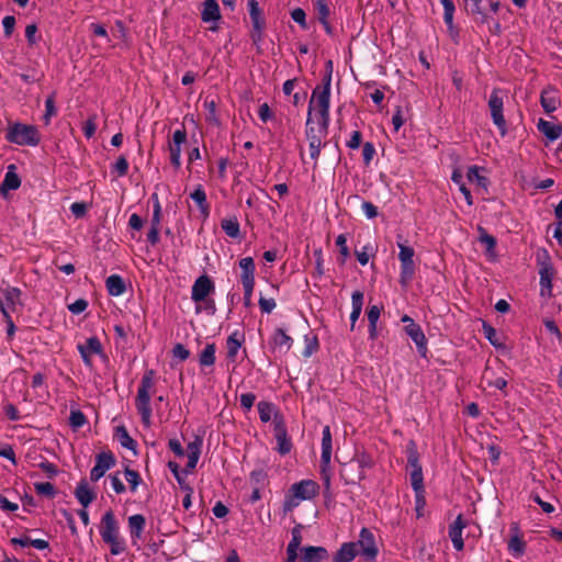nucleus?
<instances>
[{
    "mask_svg": "<svg viewBox=\"0 0 562 562\" xmlns=\"http://www.w3.org/2000/svg\"><path fill=\"white\" fill-rule=\"evenodd\" d=\"M400 248L398 260L401 262L400 283L407 285L415 274L416 266L414 262L415 250L404 243H397Z\"/></svg>",
    "mask_w": 562,
    "mask_h": 562,
    "instance_id": "423d86ee",
    "label": "nucleus"
},
{
    "mask_svg": "<svg viewBox=\"0 0 562 562\" xmlns=\"http://www.w3.org/2000/svg\"><path fill=\"white\" fill-rule=\"evenodd\" d=\"M15 169L16 168L14 165H10L8 167V170L4 175V179L0 184V192L2 194H5L8 191L16 190L20 188L21 179L18 176V173L15 172Z\"/></svg>",
    "mask_w": 562,
    "mask_h": 562,
    "instance_id": "b1692460",
    "label": "nucleus"
},
{
    "mask_svg": "<svg viewBox=\"0 0 562 562\" xmlns=\"http://www.w3.org/2000/svg\"><path fill=\"white\" fill-rule=\"evenodd\" d=\"M244 341V335L240 334L238 330L233 331L227 340H226V348H227V358L231 361H235L236 356L238 353L239 348L241 347V344Z\"/></svg>",
    "mask_w": 562,
    "mask_h": 562,
    "instance_id": "2f4dec72",
    "label": "nucleus"
},
{
    "mask_svg": "<svg viewBox=\"0 0 562 562\" xmlns=\"http://www.w3.org/2000/svg\"><path fill=\"white\" fill-rule=\"evenodd\" d=\"M0 311L3 315V318L5 321V324H7V336H8V339H12L14 337V334H15V325H14V322L12 319V317L10 316V312H8L7 307L4 306V303L2 301H0Z\"/></svg>",
    "mask_w": 562,
    "mask_h": 562,
    "instance_id": "6e6d98bb",
    "label": "nucleus"
},
{
    "mask_svg": "<svg viewBox=\"0 0 562 562\" xmlns=\"http://www.w3.org/2000/svg\"><path fill=\"white\" fill-rule=\"evenodd\" d=\"M239 267L241 269V283H255V262L251 257L240 259Z\"/></svg>",
    "mask_w": 562,
    "mask_h": 562,
    "instance_id": "f704fd0d",
    "label": "nucleus"
},
{
    "mask_svg": "<svg viewBox=\"0 0 562 562\" xmlns=\"http://www.w3.org/2000/svg\"><path fill=\"white\" fill-rule=\"evenodd\" d=\"M86 423H87V417L81 411L76 409V411L70 412L69 424L74 428H81Z\"/></svg>",
    "mask_w": 562,
    "mask_h": 562,
    "instance_id": "0e129e2a",
    "label": "nucleus"
},
{
    "mask_svg": "<svg viewBox=\"0 0 562 562\" xmlns=\"http://www.w3.org/2000/svg\"><path fill=\"white\" fill-rule=\"evenodd\" d=\"M273 431L277 440V450L280 454L285 456L292 450V441L288 436V430L282 416L278 414L273 418Z\"/></svg>",
    "mask_w": 562,
    "mask_h": 562,
    "instance_id": "9b49d317",
    "label": "nucleus"
},
{
    "mask_svg": "<svg viewBox=\"0 0 562 562\" xmlns=\"http://www.w3.org/2000/svg\"><path fill=\"white\" fill-rule=\"evenodd\" d=\"M99 532L102 539L120 533L119 522L111 509L103 514L99 526Z\"/></svg>",
    "mask_w": 562,
    "mask_h": 562,
    "instance_id": "a211bd4d",
    "label": "nucleus"
},
{
    "mask_svg": "<svg viewBox=\"0 0 562 562\" xmlns=\"http://www.w3.org/2000/svg\"><path fill=\"white\" fill-rule=\"evenodd\" d=\"M375 155V147L372 143L367 142L362 147V158L366 166H369Z\"/></svg>",
    "mask_w": 562,
    "mask_h": 562,
    "instance_id": "338daca9",
    "label": "nucleus"
},
{
    "mask_svg": "<svg viewBox=\"0 0 562 562\" xmlns=\"http://www.w3.org/2000/svg\"><path fill=\"white\" fill-rule=\"evenodd\" d=\"M155 371L153 369L145 371L137 389L135 398V407L140 415L144 426L149 427L151 424L153 409L150 406L151 392L154 391Z\"/></svg>",
    "mask_w": 562,
    "mask_h": 562,
    "instance_id": "f257e3e1",
    "label": "nucleus"
},
{
    "mask_svg": "<svg viewBox=\"0 0 562 562\" xmlns=\"http://www.w3.org/2000/svg\"><path fill=\"white\" fill-rule=\"evenodd\" d=\"M146 519L140 514H135L128 517L130 535L133 542L140 539L145 529Z\"/></svg>",
    "mask_w": 562,
    "mask_h": 562,
    "instance_id": "c85d7f7f",
    "label": "nucleus"
},
{
    "mask_svg": "<svg viewBox=\"0 0 562 562\" xmlns=\"http://www.w3.org/2000/svg\"><path fill=\"white\" fill-rule=\"evenodd\" d=\"M302 529H303V526L301 524H297L296 526H294L291 530V540L290 542L288 543V547L286 549H292V550H295V551H301V543L303 541V536H302Z\"/></svg>",
    "mask_w": 562,
    "mask_h": 562,
    "instance_id": "c03bdc74",
    "label": "nucleus"
},
{
    "mask_svg": "<svg viewBox=\"0 0 562 562\" xmlns=\"http://www.w3.org/2000/svg\"><path fill=\"white\" fill-rule=\"evenodd\" d=\"M291 18L296 22L303 30L307 29L306 13L302 8H295L291 11Z\"/></svg>",
    "mask_w": 562,
    "mask_h": 562,
    "instance_id": "69168bd1",
    "label": "nucleus"
},
{
    "mask_svg": "<svg viewBox=\"0 0 562 562\" xmlns=\"http://www.w3.org/2000/svg\"><path fill=\"white\" fill-rule=\"evenodd\" d=\"M78 351L83 350L86 353L100 355L102 352V345L98 337H89L85 344L77 346Z\"/></svg>",
    "mask_w": 562,
    "mask_h": 562,
    "instance_id": "79ce46f5",
    "label": "nucleus"
},
{
    "mask_svg": "<svg viewBox=\"0 0 562 562\" xmlns=\"http://www.w3.org/2000/svg\"><path fill=\"white\" fill-rule=\"evenodd\" d=\"M330 92H331V69L326 71L322 79V85L314 88L308 105L321 108L324 110L330 109Z\"/></svg>",
    "mask_w": 562,
    "mask_h": 562,
    "instance_id": "0eeeda50",
    "label": "nucleus"
},
{
    "mask_svg": "<svg viewBox=\"0 0 562 562\" xmlns=\"http://www.w3.org/2000/svg\"><path fill=\"white\" fill-rule=\"evenodd\" d=\"M355 543H358L359 554H361L366 562L375 561L379 554V549L375 543V537L370 529L363 527L360 530L358 541Z\"/></svg>",
    "mask_w": 562,
    "mask_h": 562,
    "instance_id": "1a4fd4ad",
    "label": "nucleus"
},
{
    "mask_svg": "<svg viewBox=\"0 0 562 562\" xmlns=\"http://www.w3.org/2000/svg\"><path fill=\"white\" fill-rule=\"evenodd\" d=\"M2 411L4 416L11 422H18L22 419V415L19 409L9 401L2 402Z\"/></svg>",
    "mask_w": 562,
    "mask_h": 562,
    "instance_id": "603ef678",
    "label": "nucleus"
},
{
    "mask_svg": "<svg viewBox=\"0 0 562 562\" xmlns=\"http://www.w3.org/2000/svg\"><path fill=\"white\" fill-rule=\"evenodd\" d=\"M247 5L252 25L250 37L254 43H259L266 29V20L257 0H248Z\"/></svg>",
    "mask_w": 562,
    "mask_h": 562,
    "instance_id": "9d476101",
    "label": "nucleus"
},
{
    "mask_svg": "<svg viewBox=\"0 0 562 562\" xmlns=\"http://www.w3.org/2000/svg\"><path fill=\"white\" fill-rule=\"evenodd\" d=\"M512 529L515 530V535H513L510 537V539L508 540V550L509 552L512 553V555L514 558H519L521 557L525 551H526V542L524 541V539L519 536L518 533V527L517 525H513L512 526Z\"/></svg>",
    "mask_w": 562,
    "mask_h": 562,
    "instance_id": "bb28decb",
    "label": "nucleus"
},
{
    "mask_svg": "<svg viewBox=\"0 0 562 562\" xmlns=\"http://www.w3.org/2000/svg\"><path fill=\"white\" fill-rule=\"evenodd\" d=\"M215 344H206L203 350L199 355V363L201 367H211L215 363L216 357Z\"/></svg>",
    "mask_w": 562,
    "mask_h": 562,
    "instance_id": "4c0bfd02",
    "label": "nucleus"
},
{
    "mask_svg": "<svg viewBox=\"0 0 562 562\" xmlns=\"http://www.w3.org/2000/svg\"><path fill=\"white\" fill-rule=\"evenodd\" d=\"M479 232V241L485 246L487 252L494 251L496 247V238L487 233L485 228L482 226L477 227Z\"/></svg>",
    "mask_w": 562,
    "mask_h": 562,
    "instance_id": "a18cd8bd",
    "label": "nucleus"
},
{
    "mask_svg": "<svg viewBox=\"0 0 562 562\" xmlns=\"http://www.w3.org/2000/svg\"><path fill=\"white\" fill-rule=\"evenodd\" d=\"M336 246L339 248L340 254L337 260L339 265L344 266L347 261V258L350 256V251L347 246V236L345 234H340L337 236Z\"/></svg>",
    "mask_w": 562,
    "mask_h": 562,
    "instance_id": "49530a36",
    "label": "nucleus"
},
{
    "mask_svg": "<svg viewBox=\"0 0 562 562\" xmlns=\"http://www.w3.org/2000/svg\"><path fill=\"white\" fill-rule=\"evenodd\" d=\"M105 286L110 295L121 296L126 291L124 279L119 274H111L105 280Z\"/></svg>",
    "mask_w": 562,
    "mask_h": 562,
    "instance_id": "cd10ccee",
    "label": "nucleus"
},
{
    "mask_svg": "<svg viewBox=\"0 0 562 562\" xmlns=\"http://www.w3.org/2000/svg\"><path fill=\"white\" fill-rule=\"evenodd\" d=\"M352 311L350 313V329L353 330L357 321L359 319L362 305H363V293L361 291H355L351 295Z\"/></svg>",
    "mask_w": 562,
    "mask_h": 562,
    "instance_id": "473e14b6",
    "label": "nucleus"
},
{
    "mask_svg": "<svg viewBox=\"0 0 562 562\" xmlns=\"http://www.w3.org/2000/svg\"><path fill=\"white\" fill-rule=\"evenodd\" d=\"M405 333L409 336V338L415 342L416 348L419 355L423 358H426L428 348H427V339L418 324H408L405 326Z\"/></svg>",
    "mask_w": 562,
    "mask_h": 562,
    "instance_id": "f3484780",
    "label": "nucleus"
},
{
    "mask_svg": "<svg viewBox=\"0 0 562 562\" xmlns=\"http://www.w3.org/2000/svg\"><path fill=\"white\" fill-rule=\"evenodd\" d=\"M75 496L85 508L88 507L95 498V494L90 490L86 479H82L78 483L75 490Z\"/></svg>",
    "mask_w": 562,
    "mask_h": 562,
    "instance_id": "393cba45",
    "label": "nucleus"
},
{
    "mask_svg": "<svg viewBox=\"0 0 562 562\" xmlns=\"http://www.w3.org/2000/svg\"><path fill=\"white\" fill-rule=\"evenodd\" d=\"M57 114V109L55 106V95L52 94L45 100V114L43 115V121L46 125L49 124L52 116Z\"/></svg>",
    "mask_w": 562,
    "mask_h": 562,
    "instance_id": "4d7b16f0",
    "label": "nucleus"
},
{
    "mask_svg": "<svg viewBox=\"0 0 562 562\" xmlns=\"http://www.w3.org/2000/svg\"><path fill=\"white\" fill-rule=\"evenodd\" d=\"M5 139L19 146H37L41 135L36 126L15 122L8 126Z\"/></svg>",
    "mask_w": 562,
    "mask_h": 562,
    "instance_id": "20e7f679",
    "label": "nucleus"
},
{
    "mask_svg": "<svg viewBox=\"0 0 562 562\" xmlns=\"http://www.w3.org/2000/svg\"><path fill=\"white\" fill-rule=\"evenodd\" d=\"M407 465L411 469L409 479L413 490L425 487L423 467L419 461L417 445L414 440H409L406 445Z\"/></svg>",
    "mask_w": 562,
    "mask_h": 562,
    "instance_id": "39448f33",
    "label": "nucleus"
},
{
    "mask_svg": "<svg viewBox=\"0 0 562 562\" xmlns=\"http://www.w3.org/2000/svg\"><path fill=\"white\" fill-rule=\"evenodd\" d=\"M304 344H305V346H304V349L302 351V356L304 358H310L319 348L318 339H317L316 336L305 335L304 336Z\"/></svg>",
    "mask_w": 562,
    "mask_h": 562,
    "instance_id": "09e8293b",
    "label": "nucleus"
},
{
    "mask_svg": "<svg viewBox=\"0 0 562 562\" xmlns=\"http://www.w3.org/2000/svg\"><path fill=\"white\" fill-rule=\"evenodd\" d=\"M319 493V485L313 480H302L291 485L284 501L283 512H292L303 501H311Z\"/></svg>",
    "mask_w": 562,
    "mask_h": 562,
    "instance_id": "7ed1b4c3",
    "label": "nucleus"
},
{
    "mask_svg": "<svg viewBox=\"0 0 562 562\" xmlns=\"http://www.w3.org/2000/svg\"><path fill=\"white\" fill-rule=\"evenodd\" d=\"M501 93L502 91L499 89H493L488 99V109L491 111L493 123L499 130L501 135L505 136L507 133V125L503 114L504 100Z\"/></svg>",
    "mask_w": 562,
    "mask_h": 562,
    "instance_id": "6e6552de",
    "label": "nucleus"
},
{
    "mask_svg": "<svg viewBox=\"0 0 562 562\" xmlns=\"http://www.w3.org/2000/svg\"><path fill=\"white\" fill-rule=\"evenodd\" d=\"M326 146V142H311L308 143V149H310V157L312 160H314V169L317 167V160L321 155L322 147Z\"/></svg>",
    "mask_w": 562,
    "mask_h": 562,
    "instance_id": "680f3d73",
    "label": "nucleus"
},
{
    "mask_svg": "<svg viewBox=\"0 0 562 562\" xmlns=\"http://www.w3.org/2000/svg\"><path fill=\"white\" fill-rule=\"evenodd\" d=\"M553 269L551 266H543L539 270V285H540V295L542 297H551L552 296V279H553Z\"/></svg>",
    "mask_w": 562,
    "mask_h": 562,
    "instance_id": "4be33fe9",
    "label": "nucleus"
},
{
    "mask_svg": "<svg viewBox=\"0 0 562 562\" xmlns=\"http://www.w3.org/2000/svg\"><path fill=\"white\" fill-rule=\"evenodd\" d=\"M314 7L317 12V19L319 22L328 20L330 15L328 0H315Z\"/></svg>",
    "mask_w": 562,
    "mask_h": 562,
    "instance_id": "5fc2aeb1",
    "label": "nucleus"
},
{
    "mask_svg": "<svg viewBox=\"0 0 562 562\" xmlns=\"http://www.w3.org/2000/svg\"><path fill=\"white\" fill-rule=\"evenodd\" d=\"M102 540L104 543L110 546V552L113 555H120L126 550L125 539L122 538L120 533Z\"/></svg>",
    "mask_w": 562,
    "mask_h": 562,
    "instance_id": "58836bf2",
    "label": "nucleus"
},
{
    "mask_svg": "<svg viewBox=\"0 0 562 562\" xmlns=\"http://www.w3.org/2000/svg\"><path fill=\"white\" fill-rule=\"evenodd\" d=\"M203 22H212L221 19L220 7L216 0H205L201 12Z\"/></svg>",
    "mask_w": 562,
    "mask_h": 562,
    "instance_id": "72a5a7b5",
    "label": "nucleus"
},
{
    "mask_svg": "<svg viewBox=\"0 0 562 562\" xmlns=\"http://www.w3.org/2000/svg\"><path fill=\"white\" fill-rule=\"evenodd\" d=\"M257 408H258L260 420L262 423H268L269 420H271V417H272V414L274 413L276 406L270 402L261 401L258 403Z\"/></svg>",
    "mask_w": 562,
    "mask_h": 562,
    "instance_id": "de8ad7c7",
    "label": "nucleus"
},
{
    "mask_svg": "<svg viewBox=\"0 0 562 562\" xmlns=\"http://www.w3.org/2000/svg\"><path fill=\"white\" fill-rule=\"evenodd\" d=\"M214 291L215 284L212 279L207 274H202L193 282L191 288V299L194 303L200 304Z\"/></svg>",
    "mask_w": 562,
    "mask_h": 562,
    "instance_id": "ddd939ff",
    "label": "nucleus"
},
{
    "mask_svg": "<svg viewBox=\"0 0 562 562\" xmlns=\"http://www.w3.org/2000/svg\"><path fill=\"white\" fill-rule=\"evenodd\" d=\"M125 480L130 484L131 492H136L138 485L143 482L139 473L135 470L126 468L124 471Z\"/></svg>",
    "mask_w": 562,
    "mask_h": 562,
    "instance_id": "3c124183",
    "label": "nucleus"
},
{
    "mask_svg": "<svg viewBox=\"0 0 562 562\" xmlns=\"http://www.w3.org/2000/svg\"><path fill=\"white\" fill-rule=\"evenodd\" d=\"M34 488L38 495L54 498L56 495V488L50 482H38L34 484Z\"/></svg>",
    "mask_w": 562,
    "mask_h": 562,
    "instance_id": "864d4df0",
    "label": "nucleus"
},
{
    "mask_svg": "<svg viewBox=\"0 0 562 562\" xmlns=\"http://www.w3.org/2000/svg\"><path fill=\"white\" fill-rule=\"evenodd\" d=\"M451 180L456 184L459 186V190L463 194L468 205H472L473 204L472 194H471V191L465 186V183L463 182L462 173L459 170H453L452 176H451Z\"/></svg>",
    "mask_w": 562,
    "mask_h": 562,
    "instance_id": "37998d69",
    "label": "nucleus"
},
{
    "mask_svg": "<svg viewBox=\"0 0 562 562\" xmlns=\"http://www.w3.org/2000/svg\"><path fill=\"white\" fill-rule=\"evenodd\" d=\"M415 493V510L417 513V517L423 516V510L426 505V498H425V487L413 490Z\"/></svg>",
    "mask_w": 562,
    "mask_h": 562,
    "instance_id": "13d9d810",
    "label": "nucleus"
},
{
    "mask_svg": "<svg viewBox=\"0 0 562 562\" xmlns=\"http://www.w3.org/2000/svg\"><path fill=\"white\" fill-rule=\"evenodd\" d=\"M467 177L469 181L476 182L479 186H485L487 182V179L480 175V169L477 166H471L468 169Z\"/></svg>",
    "mask_w": 562,
    "mask_h": 562,
    "instance_id": "e2e57ef3",
    "label": "nucleus"
},
{
    "mask_svg": "<svg viewBox=\"0 0 562 562\" xmlns=\"http://www.w3.org/2000/svg\"><path fill=\"white\" fill-rule=\"evenodd\" d=\"M115 457L112 451H101L95 456V464L90 471V480L92 482H98L101 477L104 476L106 471L112 469L115 465Z\"/></svg>",
    "mask_w": 562,
    "mask_h": 562,
    "instance_id": "f8f14e48",
    "label": "nucleus"
},
{
    "mask_svg": "<svg viewBox=\"0 0 562 562\" xmlns=\"http://www.w3.org/2000/svg\"><path fill=\"white\" fill-rule=\"evenodd\" d=\"M190 198L198 205L201 215L207 218L210 215V204L207 202L206 193L202 184H198L193 192L190 193Z\"/></svg>",
    "mask_w": 562,
    "mask_h": 562,
    "instance_id": "a878e982",
    "label": "nucleus"
},
{
    "mask_svg": "<svg viewBox=\"0 0 562 562\" xmlns=\"http://www.w3.org/2000/svg\"><path fill=\"white\" fill-rule=\"evenodd\" d=\"M483 333H484L485 338L491 342V345H493L494 347L502 346V342L499 341V338L497 336V331L493 326L484 323L483 324Z\"/></svg>",
    "mask_w": 562,
    "mask_h": 562,
    "instance_id": "052dcab7",
    "label": "nucleus"
},
{
    "mask_svg": "<svg viewBox=\"0 0 562 562\" xmlns=\"http://www.w3.org/2000/svg\"><path fill=\"white\" fill-rule=\"evenodd\" d=\"M330 123L329 110L308 105L305 123V137L308 143L323 139L328 134Z\"/></svg>",
    "mask_w": 562,
    "mask_h": 562,
    "instance_id": "f03ea898",
    "label": "nucleus"
},
{
    "mask_svg": "<svg viewBox=\"0 0 562 562\" xmlns=\"http://www.w3.org/2000/svg\"><path fill=\"white\" fill-rule=\"evenodd\" d=\"M540 103L546 113H552L557 110L560 101L557 97V91L553 89L542 90L540 95Z\"/></svg>",
    "mask_w": 562,
    "mask_h": 562,
    "instance_id": "7c9ffc66",
    "label": "nucleus"
},
{
    "mask_svg": "<svg viewBox=\"0 0 562 562\" xmlns=\"http://www.w3.org/2000/svg\"><path fill=\"white\" fill-rule=\"evenodd\" d=\"M313 256L315 258V271L313 272V277L321 278L324 274V258L322 248H315L313 250Z\"/></svg>",
    "mask_w": 562,
    "mask_h": 562,
    "instance_id": "bf43d9fd",
    "label": "nucleus"
},
{
    "mask_svg": "<svg viewBox=\"0 0 562 562\" xmlns=\"http://www.w3.org/2000/svg\"><path fill=\"white\" fill-rule=\"evenodd\" d=\"M221 227L232 238H237L240 235L239 222L236 216L223 218Z\"/></svg>",
    "mask_w": 562,
    "mask_h": 562,
    "instance_id": "ea45409f",
    "label": "nucleus"
},
{
    "mask_svg": "<svg viewBox=\"0 0 562 562\" xmlns=\"http://www.w3.org/2000/svg\"><path fill=\"white\" fill-rule=\"evenodd\" d=\"M537 127L539 132H541L549 140L553 142L561 137L562 135V126L554 125L549 121L540 119L538 121Z\"/></svg>",
    "mask_w": 562,
    "mask_h": 562,
    "instance_id": "c756f323",
    "label": "nucleus"
},
{
    "mask_svg": "<svg viewBox=\"0 0 562 562\" xmlns=\"http://www.w3.org/2000/svg\"><path fill=\"white\" fill-rule=\"evenodd\" d=\"M329 559V552L322 546H305L301 548L302 562H324Z\"/></svg>",
    "mask_w": 562,
    "mask_h": 562,
    "instance_id": "6ab92c4d",
    "label": "nucleus"
},
{
    "mask_svg": "<svg viewBox=\"0 0 562 562\" xmlns=\"http://www.w3.org/2000/svg\"><path fill=\"white\" fill-rule=\"evenodd\" d=\"M467 524L463 519V516L460 514L458 515V517L456 518V520L449 526V538L450 539H454V538H460L462 537V531L463 529L465 528Z\"/></svg>",
    "mask_w": 562,
    "mask_h": 562,
    "instance_id": "8fccbe9b",
    "label": "nucleus"
},
{
    "mask_svg": "<svg viewBox=\"0 0 562 562\" xmlns=\"http://www.w3.org/2000/svg\"><path fill=\"white\" fill-rule=\"evenodd\" d=\"M353 465H357V472H358L357 477L346 479L347 484H356L357 482L364 480L366 479L364 469L372 468L373 461H372V458L368 453L362 452L360 454H357L356 458H353L348 464L349 468H353Z\"/></svg>",
    "mask_w": 562,
    "mask_h": 562,
    "instance_id": "dca6fc26",
    "label": "nucleus"
},
{
    "mask_svg": "<svg viewBox=\"0 0 562 562\" xmlns=\"http://www.w3.org/2000/svg\"><path fill=\"white\" fill-rule=\"evenodd\" d=\"M443 7V21L447 26L448 33L451 37L458 35V30L453 23V16L456 12V5L452 0H439Z\"/></svg>",
    "mask_w": 562,
    "mask_h": 562,
    "instance_id": "5701e85b",
    "label": "nucleus"
},
{
    "mask_svg": "<svg viewBox=\"0 0 562 562\" xmlns=\"http://www.w3.org/2000/svg\"><path fill=\"white\" fill-rule=\"evenodd\" d=\"M483 2L484 0H467V5L471 14L480 15V21L482 23H487L490 16L486 12L485 7L483 5Z\"/></svg>",
    "mask_w": 562,
    "mask_h": 562,
    "instance_id": "a19ab883",
    "label": "nucleus"
},
{
    "mask_svg": "<svg viewBox=\"0 0 562 562\" xmlns=\"http://www.w3.org/2000/svg\"><path fill=\"white\" fill-rule=\"evenodd\" d=\"M21 290L15 286H8L3 292V299L2 301L4 303V306L7 307L8 312L14 311L16 304H21Z\"/></svg>",
    "mask_w": 562,
    "mask_h": 562,
    "instance_id": "c9c22d12",
    "label": "nucleus"
},
{
    "mask_svg": "<svg viewBox=\"0 0 562 562\" xmlns=\"http://www.w3.org/2000/svg\"><path fill=\"white\" fill-rule=\"evenodd\" d=\"M358 554V543L355 541L344 542L333 555L331 562H352Z\"/></svg>",
    "mask_w": 562,
    "mask_h": 562,
    "instance_id": "aec40b11",
    "label": "nucleus"
},
{
    "mask_svg": "<svg viewBox=\"0 0 562 562\" xmlns=\"http://www.w3.org/2000/svg\"><path fill=\"white\" fill-rule=\"evenodd\" d=\"M187 131L182 126L173 132L172 139L169 143L170 162L176 169L181 167V146L187 142Z\"/></svg>",
    "mask_w": 562,
    "mask_h": 562,
    "instance_id": "2eb2a0df",
    "label": "nucleus"
},
{
    "mask_svg": "<svg viewBox=\"0 0 562 562\" xmlns=\"http://www.w3.org/2000/svg\"><path fill=\"white\" fill-rule=\"evenodd\" d=\"M293 342V338L282 328H276L269 340L271 351L279 357L286 355L292 348Z\"/></svg>",
    "mask_w": 562,
    "mask_h": 562,
    "instance_id": "4468645a",
    "label": "nucleus"
},
{
    "mask_svg": "<svg viewBox=\"0 0 562 562\" xmlns=\"http://www.w3.org/2000/svg\"><path fill=\"white\" fill-rule=\"evenodd\" d=\"M97 131L95 115L90 116L82 125V132L87 138L93 137Z\"/></svg>",
    "mask_w": 562,
    "mask_h": 562,
    "instance_id": "774afa93",
    "label": "nucleus"
},
{
    "mask_svg": "<svg viewBox=\"0 0 562 562\" xmlns=\"http://www.w3.org/2000/svg\"><path fill=\"white\" fill-rule=\"evenodd\" d=\"M115 437L122 447L134 451L136 454L137 442L130 436L125 426H117L115 429Z\"/></svg>",
    "mask_w": 562,
    "mask_h": 562,
    "instance_id": "e433bc0d",
    "label": "nucleus"
},
{
    "mask_svg": "<svg viewBox=\"0 0 562 562\" xmlns=\"http://www.w3.org/2000/svg\"><path fill=\"white\" fill-rule=\"evenodd\" d=\"M333 439L330 427L328 425L323 427L322 431V454L321 467L328 468L331 459Z\"/></svg>",
    "mask_w": 562,
    "mask_h": 562,
    "instance_id": "412c9836",
    "label": "nucleus"
}]
</instances>
